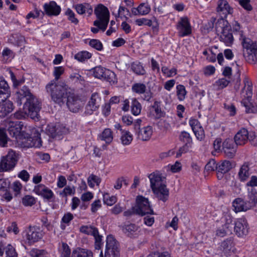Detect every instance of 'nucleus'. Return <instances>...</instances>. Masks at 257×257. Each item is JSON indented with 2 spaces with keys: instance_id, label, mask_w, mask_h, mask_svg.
<instances>
[{
  "instance_id": "nucleus-48",
  "label": "nucleus",
  "mask_w": 257,
  "mask_h": 257,
  "mask_svg": "<svg viewBox=\"0 0 257 257\" xmlns=\"http://www.w3.org/2000/svg\"><path fill=\"white\" fill-rule=\"evenodd\" d=\"M213 148L216 152H222L223 142L222 139L220 138H216L213 143Z\"/></svg>"
},
{
  "instance_id": "nucleus-1",
  "label": "nucleus",
  "mask_w": 257,
  "mask_h": 257,
  "mask_svg": "<svg viewBox=\"0 0 257 257\" xmlns=\"http://www.w3.org/2000/svg\"><path fill=\"white\" fill-rule=\"evenodd\" d=\"M24 124L22 122L17 120L10 121L8 124V131L10 135L15 138L19 145L23 148H40L42 146V140L39 131L33 128L29 135L23 130Z\"/></svg>"
},
{
  "instance_id": "nucleus-15",
  "label": "nucleus",
  "mask_w": 257,
  "mask_h": 257,
  "mask_svg": "<svg viewBox=\"0 0 257 257\" xmlns=\"http://www.w3.org/2000/svg\"><path fill=\"white\" fill-rule=\"evenodd\" d=\"M65 101L69 109L73 112H78L84 105L81 99L71 92L67 96Z\"/></svg>"
},
{
  "instance_id": "nucleus-36",
  "label": "nucleus",
  "mask_w": 257,
  "mask_h": 257,
  "mask_svg": "<svg viewBox=\"0 0 257 257\" xmlns=\"http://www.w3.org/2000/svg\"><path fill=\"white\" fill-rule=\"evenodd\" d=\"M131 107L132 112L134 115H138L141 113L142 105L136 99H133Z\"/></svg>"
},
{
  "instance_id": "nucleus-25",
  "label": "nucleus",
  "mask_w": 257,
  "mask_h": 257,
  "mask_svg": "<svg viewBox=\"0 0 257 257\" xmlns=\"http://www.w3.org/2000/svg\"><path fill=\"white\" fill-rule=\"evenodd\" d=\"M48 134L52 138L59 139L63 131L59 125H48L46 129Z\"/></svg>"
},
{
  "instance_id": "nucleus-18",
  "label": "nucleus",
  "mask_w": 257,
  "mask_h": 257,
  "mask_svg": "<svg viewBox=\"0 0 257 257\" xmlns=\"http://www.w3.org/2000/svg\"><path fill=\"white\" fill-rule=\"evenodd\" d=\"M237 146L232 139L227 138L223 142L222 152L226 157L233 158L236 154Z\"/></svg>"
},
{
  "instance_id": "nucleus-33",
  "label": "nucleus",
  "mask_w": 257,
  "mask_h": 257,
  "mask_svg": "<svg viewBox=\"0 0 257 257\" xmlns=\"http://www.w3.org/2000/svg\"><path fill=\"white\" fill-rule=\"evenodd\" d=\"M101 140L105 141L106 143H110L113 139L112 132L109 128H105L99 135Z\"/></svg>"
},
{
  "instance_id": "nucleus-11",
  "label": "nucleus",
  "mask_w": 257,
  "mask_h": 257,
  "mask_svg": "<svg viewBox=\"0 0 257 257\" xmlns=\"http://www.w3.org/2000/svg\"><path fill=\"white\" fill-rule=\"evenodd\" d=\"M90 71L92 72L93 75L95 78L104 79L110 83L114 84L117 83L115 74L111 70L101 66H96L92 68Z\"/></svg>"
},
{
  "instance_id": "nucleus-24",
  "label": "nucleus",
  "mask_w": 257,
  "mask_h": 257,
  "mask_svg": "<svg viewBox=\"0 0 257 257\" xmlns=\"http://www.w3.org/2000/svg\"><path fill=\"white\" fill-rule=\"evenodd\" d=\"M234 242L233 238L229 237L223 241L220 244V249L225 253H229L233 252L234 248Z\"/></svg>"
},
{
  "instance_id": "nucleus-9",
  "label": "nucleus",
  "mask_w": 257,
  "mask_h": 257,
  "mask_svg": "<svg viewBox=\"0 0 257 257\" xmlns=\"http://www.w3.org/2000/svg\"><path fill=\"white\" fill-rule=\"evenodd\" d=\"M18 161V156L16 152L11 150L7 155L1 158L0 161V172H7L12 170Z\"/></svg>"
},
{
  "instance_id": "nucleus-41",
  "label": "nucleus",
  "mask_w": 257,
  "mask_h": 257,
  "mask_svg": "<svg viewBox=\"0 0 257 257\" xmlns=\"http://www.w3.org/2000/svg\"><path fill=\"white\" fill-rule=\"evenodd\" d=\"M132 136L128 131H122L121 141L123 145H129L132 142Z\"/></svg>"
},
{
  "instance_id": "nucleus-52",
  "label": "nucleus",
  "mask_w": 257,
  "mask_h": 257,
  "mask_svg": "<svg viewBox=\"0 0 257 257\" xmlns=\"http://www.w3.org/2000/svg\"><path fill=\"white\" fill-rule=\"evenodd\" d=\"M89 45L98 51L103 49V45L101 42L97 39H91L89 43Z\"/></svg>"
},
{
  "instance_id": "nucleus-54",
  "label": "nucleus",
  "mask_w": 257,
  "mask_h": 257,
  "mask_svg": "<svg viewBox=\"0 0 257 257\" xmlns=\"http://www.w3.org/2000/svg\"><path fill=\"white\" fill-rule=\"evenodd\" d=\"M6 257H17V254L14 247L11 244H8L6 247Z\"/></svg>"
},
{
  "instance_id": "nucleus-22",
  "label": "nucleus",
  "mask_w": 257,
  "mask_h": 257,
  "mask_svg": "<svg viewBox=\"0 0 257 257\" xmlns=\"http://www.w3.org/2000/svg\"><path fill=\"white\" fill-rule=\"evenodd\" d=\"M44 9L46 15L49 16H57L61 12V8L57 5L55 2L51 1L44 5Z\"/></svg>"
},
{
  "instance_id": "nucleus-39",
  "label": "nucleus",
  "mask_w": 257,
  "mask_h": 257,
  "mask_svg": "<svg viewBox=\"0 0 257 257\" xmlns=\"http://www.w3.org/2000/svg\"><path fill=\"white\" fill-rule=\"evenodd\" d=\"M152 108L155 111L156 118H159L164 116L165 113L161 110L160 102L157 101H155L154 104L152 105Z\"/></svg>"
},
{
  "instance_id": "nucleus-19",
  "label": "nucleus",
  "mask_w": 257,
  "mask_h": 257,
  "mask_svg": "<svg viewBox=\"0 0 257 257\" xmlns=\"http://www.w3.org/2000/svg\"><path fill=\"white\" fill-rule=\"evenodd\" d=\"M101 98L97 93L92 94L91 98L86 106L85 113L90 115L93 111L98 109L100 105Z\"/></svg>"
},
{
  "instance_id": "nucleus-58",
  "label": "nucleus",
  "mask_w": 257,
  "mask_h": 257,
  "mask_svg": "<svg viewBox=\"0 0 257 257\" xmlns=\"http://www.w3.org/2000/svg\"><path fill=\"white\" fill-rule=\"evenodd\" d=\"M243 104L245 107L246 113H256L257 112V107L253 106L251 103L244 102Z\"/></svg>"
},
{
  "instance_id": "nucleus-12",
  "label": "nucleus",
  "mask_w": 257,
  "mask_h": 257,
  "mask_svg": "<svg viewBox=\"0 0 257 257\" xmlns=\"http://www.w3.org/2000/svg\"><path fill=\"white\" fill-rule=\"evenodd\" d=\"M136 213L142 216L147 214H153L148 199L142 196H138L136 199V205L134 207Z\"/></svg>"
},
{
  "instance_id": "nucleus-45",
  "label": "nucleus",
  "mask_w": 257,
  "mask_h": 257,
  "mask_svg": "<svg viewBox=\"0 0 257 257\" xmlns=\"http://www.w3.org/2000/svg\"><path fill=\"white\" fill-rule=\"evenodd\" d=\"M177 94L178 98L180 100H183L185 99L186 94V91L184 86L182 85H177Z\"/></svg>"
},
{
  "instance_id": "nucleus-49",
  "label": "nucleus",
  "mask_w": 257,
  "mask_h": 257,
  "mask_svg": "<svg viewBox=\"0 0 257 257\" xmlns=\"http://www.w3.org/2000/svg\"><path fill=\"white\" fill-rule=\"evenodd\" d=\"M104 202L108 205L111 206L117 201V198L114 196H110L107 193L103 195Z\"/></svg>"
},
{
  "instance_id": "nucleus-61",
  "label": "nucleus",
  "mask_w": 257,
  "mask_h": 257,
  "mask_svg": "<svg viewBox=\"0 0 257 257\" xmlns=\"http://www.w3.org/2000/svg\"><path fill=\"white\" fill-rule=\"evenodd\" d=\"M239 3L246 11H250L252 9L250 4V0H239Z\"/></svg>"
},
{
  "instance_id": "nucleus-4",
  "label": "nucleus",
  "mask_w": 257,
  "mask_h": 257,
  "mask_svg": "<svg viewBox=\"0 0 257 257\" xmlns=\"http://www.w3.org/2000/svg\"><path fill=\"white\" fill-rule=\"evenodd\" d=\"M46 89L52 99L60 105L65 102L67 96L71 92L70 88L67 85L64 83L56 84L54 80L49 83Z\"/></svg>"
},
{
  "instance_id": "nucleus-14",
  "label": "nucleus",
  "mask_w": 257,
  "mask_h": 257,
  "mask_svg": "<svg viewBox=\"0 0 257 257\" xmlns=\"http://www.w3.org/2000/svg\"><path fill=\"white\" fill-rule=\"evenodd\" d=\"M255 137L254 132H251L249 133L246 129L242 128L235 135L234 142L236 145L241 146L244 145L247 141L250 142L253 141Z\"/></svg>"
},
{
  "instance_id": "nucleus-6",
  "label": "nucleus",
  "mask_w": 257,
  "mask_h": 257,
  "mask_svg": "<svg viewBox=\"0 0 257 257\" xmlns=\"http://www.w3.org/2000/svg\"><path fill=\"white\" fill-rule=\"evenodd\" d=\"M216 31L220 33V40L228 46L232 44L233 37L231 33V26L228 22L223 19L218 20L215 25Z\"/></svg>"
},
{
  "instance_id": "nucleus-3",
  "label": "nucleus",
  "mask_w": 257,
  "mask_h": 257,
  "mask_svg": "<svg viewBox=\"0 0 257 257\" xmlns=\"http://www.w3.org/2000/svg\"><path fill=\"white\" fill-rule=\"evenodd\" d=\"M150 181V187L156 197L160 200L165 202L168 200L169 191L165 184V177L162 174L156 170L148 175Z\"/></svg>"
},
{
  "instance_id": "nucleus-55",
  "label": "nucleus",
  "mask_w": 257,
  "mask_h": 257,
  "mask_svg": "<svg viewBox=\"0 0 257 257\" xmlns=\"http://www.w3.org/2000/svg\"><path fill=\"white\" fill-rule=\"evenodd\" d=\"M64 69L62 66L55 67L53 72V75L55 76V81L58 80L60 76L64 73Z\"/></svg>"
},
{
  "instance_id": "nucleus-17",
  "label": "nucleus",
  "mask_w": 257,
  "mask_h": 257,
  "mask_svg": "<svg viewBox=\"0 0 257 257\" xmlns=\"http://www.w3.org/2000/svg\"><path fill=\"white\" fill-rule=\"evenodd\" d=\"M176 28L178 31V35L181 37L188 36L192 33L191 26L187 17L181 18Z\"/></svg>"
},
{
  "instance_id": "nucleus-53",
  "label": "nucleus",
  "mask_w": 257,
  "mask_h": 257,
  "mask_svg": "<svg viewBox=\"0 0 257 257\" xmlns=\"http://www.w3.org/2000/svg\"><path fill=\"white\" fill-rule=\"evenodd\" d=\"M232 233V230L225 228V226L222 225L216 231V234L218 236L223 237L225 235Z\"/></svg>"
},
{
  "instance_id": "nucleus-2",
  "label": "nucleus",
  "mask_w": 257,
  "mask_h": 257,
  "mask_svg": "<svg viewBox=\"0 0 257 257\" xmlns=\"http://www.w3.org/2000/svg\"><path fill=\"white\" fill-rule=\"evenodd\" d=\"M16 99L18 103L20 104H21L23 101L26 99L24 104L25 113L28 114L32 119L38 118L39 112L41 108L40 102L31 93L28 87L24 86L17 92Z\"/></svg>"
},
{
  "instance_id": "nucleus-31",
  "label": "nucleus",
  "mask_w": 257,
  "mask_h": 257,
  "mask_svg": "<svg viewBox=\"0 0 257 257\" xmlns=\"http://www.w3.org/2000/svg\"><path fill=\"white\" fill-rule=\"evenodd\" d=\"M250 175L249 167L248 163H244L241 166L238 173V178L241 182H244L247 180Z\"/></svg>"
},
{
  "instance_id": "nucleus-26",
  "label": "nucleus",
  "mask_w": 257,
  "mask_h": 257,
  "mask_svg": "<svg viewBox=\"0 0 257 257\" xmlns=\"http://www.w3.org/2000/svg\"><path fill=\"white\" fill-rule=\"evenodd\" d=\"M137 133L138 139L146 141L150 139L152 135L153 131L151 126H147L142 127Z\"/></svg>"
},
{
  "instance_id": "nucleus-28",
  "label": "nucleus",
  "mask_w": 257,
  "mask_h": 257,
  "mask_svg": "<svg viewBox=\"0 0 257 257\" xmlns=\"http://www.w3.org/2000/svg\"><path fill=\"white\" fill-rule=\"evenodd\" d=\"M232 168L231 163L230 161L224 160L218 163L217 167V177H219V174L220 177H222V175L228 172Z\"/></svg>"
},
{
  "instance_id": "nucleus-43",
  "label": "nucleus",
  "mask_w": 257,
  "mask_h": 257,
  "mask_svg": "<svg viewBox=\"0 0 257 257\" xmlns=\"http://www.w3.org/2000/svg\"><path fill=\"white\" fill-rule=\"evenodd\" d=\"M47 253L44 249L33 248L30 251V255L32 257H46Z\"/></svg>"
},
{
  "instance_id": "nucleus-34",
  "label": "nucleus",
  "mask_w": 257,
  "mask_h": 257,
  "mask_svg": "<svg viewBox=\"0 0 257 257\" xmlns=\"http://www.w3.org/2000/svg\"><path fill=\"white\" fill-rule=\"evenodd\" d=\"M135 22L136 24L139 26L144 25L150 27L153 25V24H155V25L154 26V27H157L158 25V22L156 19H154V20L153 21L151 20H148L146 18H141L137 19Z\"/></svg>"
},
{
  "instance_id": "nucleus-20",
  "label": "nucleus",
  "mask_w": 257,
  "mask_h": 257,
  "mask_svg": "<svg viewBox=\"0 0 257 257\" xmlns=\"http://www.w3.org/2000/svg\"><path fill=\"white\" fill-rule=\"evenodd\" d=\"M236 235L242 236L246 235L248 233V224L246 220L244 218H238L235 222L233 227Z\"/></svg>"
},
{
  "instance_id": "nucleus-63",
  "label": "nucleus",
  "mask_w": 257,
  "mask_h": 257,
  "mask_svg": "<svg viewBox=\"0 0 257 257\" xmlns=\"http://www.w3.org/2000/svg\"><path fill=\"white\" fill-rule=\"evenodd\" d=\"M248 198H249V204H251V205H254L257 202V193H253L252 191L249 193L248 194Z\"/></svg>"
},
{
  "instance_id": "nucleus-44",
  "label": "nucleus",
  "mask_w": 257,
  "mask_h": 257,
  "mask_svg": "<svg viewBox=\"0 0 257 257\" xmlns=\"http://www.w3.org/2000/svg\"><path fill=\"white\" fill-rule=\"evenodd\" d=\"M35 198L31 195H26L22 199V203L26 206H31L36 203Z\"/></svg>"
},
{
  "instance_id": "nucleus-46",
  "label": "nucleus",
  "mask_w": 257,
  "mask_h": 257,
  "mask_svg": "<svg viewBox=\"0 0 257 257\" xmlns=\"http://www.w3.org/2000/svg\"><path fill=\"white\" fill-rule=\"evenodd\" d=\"M8 141L6 131L5 129L0 128V146L5 147L6 146Z\"/></svg>"
},
{
  "instance_id": "nucleus-35",
  "label": "nucleus",
  "mask_w": 257,
  "mask_h": 257,
  "mask_svg": "<svg viewBox=\"0 0 257 257\" xmlns=\"http://www.w3.org/2000/svg\"><path fill=\"white\" fill-rule=\"evenodd\" d=\"M91 56L92 55L90 53L86 51H83L75 54L74 58L80 62H84L90 59Z\"/></svg>"
},
{
  "instance_id": "nucleus-37",
  "label": "nucleus",
  "mask_w": 257,
  "mask_h": 257,
  "mask_svg": "<svg viewBox=\"0 0 257 257\" xmlns=\"http://www.w3.org/2000/svg\"><path fill=\"white\" fill-rule=\"evenodd\" d=\"M131 69L138 75H144L145 74V70L140 62H134L132 64Z\"/></svg>"
},
{
  "instance_id": "nucleus-29",
  "label": "nucleus",
  "mask_w": 257,
  "mask_h": 257,
  "mask_svg": "<svg viewBox=\"0 0 257 257\" xmlns=\"http://www.w3.org/2000/svg\"><path fill=\"white\" fill-rule=\"evenodd\" d=\"M93 252L91 250L77 247L73 250L71 257H93Z\"/></svg>"
},
{
  "instance_id": "nucleus-10",
  "label": "nucleus",
  "mask_w": 257,
  "mask_h": 257,
  "mask_svg": "<svg viewBox=\"0 0 257 257\" xmlns=\"http://www.w3.org/2000/svg\"><path fill=\"white\" fill-rule=\"evenodd\" d=\"M119 256V243L112 235H109L107 236L106 239V246L104 253V257ZM100 257H103L102 250L100 251Z\"/></svg>"
},
{
  "instance_id": "nucleus-47",
  "label": "nucleus",
  "mask_w": 257,
  "mask_h": 257,
  "mask_svg": "<svg viewBox=\"0 0 257 257\" xmlns=\"http://www.w3.org/2000/svg\"><path fill=\"white\" fill-rule=\"evenodd\" d=\"M70 248L66 243L62 242V250L61 251V257H70Z\"/></svg>"
},
{
  "instance_id": "nucleus-30",
  "label": "nucleus",
  "mask_w": 257,
  "mask_h": 257,
  "mask_svg": "<svg viewBox=\"0 0 257 257\" xmlns=\"http://www.w3.org/2000/svg\"><path fill=\"white\" fill-rule=\"evenodd\" d=\"M217 11L222 12L223 14L226 15L232 14L233 9L229 6L226 0H219L218 2Z\"/></svg>"
},
{
  "instance_id": "nucleus-8",
  "label": "nucleus",
  "mask_w": 257,
  "mask_h": 257,
  "mask_svg": "<svg viewBox=\"0 0 257 257\" xmlns=\"http://www.w3.org/2000/svg\"><path fill=\"white\" fill-rule=\"evenodd\" d=\"M94 14L97 20L94 22L93 25L104 31L109 22V13L108 9L102 4H99L94 9Z\"/></svg>"
},
{
  "instance_id": "nucleus-27",
  "label": "nucleus",
  "mask_w": 257,
  "mask_h": 257,
  "mask_svg": "<svg viewBox=\"0 0 257 257\" xmlns=\"http://www.w3.org/2000/svg\"><path fill=\"white\" fill-rule=\"evenodd\" d=\"M121 227L123 232L130 237H135L137 235V232L139 229V227L135 224H125Z\"/></svg>"
},
{
  "instance_id": "nucleus-60",
  "label": "nucleus",
  "mask_w": 257,
  "mask_h": 257,
  "mask_svg": "<svg viewBox=\"0 0 257 257\" xmlns=\"http://www.w3.org/2000/svg\"><path fill=\"white\" fill-rule=\"evenodd\" d=\"M10 181L8 179H0V190L6 191L9 187Z\"/></svg>"
},
{
  "instance_id": "nucleus-64",
  "label": "nucleus",
  "mask_w": 257,
  "mask_h": 257,
  "mask_svg": "<svg viewBox=\"0 0 257 257\" xmlns=\"http://www.w3.org/2000/svg\"><path fill=\"white\" fill-rule=\"evenodd\" d=\"M246 186L251 187H257V177L256 176H252L250 180L246 183Z\"/></svg>"
},
{
  "instance_id": "nucleus-56",
  "label": "nucleus",
  "mask_w": 257,
  "mask_h": 257,
  "mask_svg": "<svg viewBox=\"0 0 257 257\" xmlns=\"http://www.w3.org/2000/svg\"><path fill=\"white\" fill-rule=\"evenodd\" d=\"M193 131L198 140L201 141L204 139L205 136L204 132L201 127H198L196 129L194 128Z\"/></svg>"
},
{
  "instance_id": "nucleus-32",
  "label": "nucleus",
  "mask_w": 257,
  "mask_h": 257,
  "mask_svg": "<svg viewBox=\"0 0 257 257\" xmlns=\"http://www.w3.org/2000/svg\"><path fill=\"white\" fill-rule=\"evenodd\" d=\"M75 10L80 15L87 13L89 15H90L93 12L92 7L87 3L76 5L75 6Z\"/></svg>"
},
{
  "instance_id": "nucleus-13",
  "label": "nucleus",
  "mask_w": 257,
  "mask_h": 257,
  "mask_svg": "<svg viewBox=\"0 0 257 257\" xmlns=\"http://www.w3.org/2000/svg\"><path fill=\"white\" fill-rule=\"evenodd\" d=\"M79 230L85 234L93 235L95 239V248L98 250L101 248L102 236L99 235L97 228L92 225H83L80 227Z\"/></svg>"
},
{
  "instance_id": "nucleus-59",
  "label": "nucleus",
  "mask_w": 257,
  "mask_h": 257,
  "mask_svg": "<svg viewBox=\"0 0 257 257\" xmlns=\"http://www.w3.org/2000/svg\"><path fill=\"white\" fill-rule=\"evenodd\" d=\"M65 14L67 16H68V20L70 21L72 23H73L74 24L78 23V21L76 18H75V14L71 10H70V9H68L65 13Z\"/></svg>"
},
{
  "instance_id": "nucleus-38",
  "label": "nucleus",
  "mask_w": 257,
  "mask_h": 257,
  "mask_svg": "<svg viewBox=\"0 0 257 257\" xmlns=\"http://www.w3.org/2000/svg\"><path fill=\"white\" fill-rule=\"evenodd\" d=\"M75 193V189L74 187L66 186L63 190L59 191V195L61 197H65L66 200H67V197L68 195H73Z\"/></svg>"
},
{
  "instance_id": "nucleus-50",
  "label": "nucleus",
  "mask_w": 257,
  "mask_h": 257,
  "mask_svg": "<svg viewBox=\"0 0 257 257\" xmlns=\"http://www.w3.org/2000/svg\"><path fill=\"white\" fill-rule=\"evenodd\" d=\"M225 223L223 225L225 226V228L232 230L234 224L232 222V217L229 214H225L224 215Z\"/></svg>"
},
{
  "instance_id": "nucleus-57",
  "label": "nucleus",
  "mask_w": 257,
  "mask_h": 257,
  "mask_svg": "<svg viewBox=\"0 0 257 257\" xmlns=\"http://www.w3.org/2000/svg\"><path fill=\"white\" fill-rule=\"evenodd\" d=\"M244 82L245 86L243 90H246V97L248 98L251 97L252 95V87L251 83L247 79H245Z\"/></svg>"
},
{
  "instance_id": "nucleus-51",
  "label": "nucleus",
  "mask_w": 257,
  "mask_h": 257,
  "mask_svg": "<svg viewBox=\"0 0 257 257\" xmlns=\"http://www.w3.org/2000/svg\"><path fill=\"white\" fill-rule=\"evenodd\" d=\"M218 164H216L215 161L214 159L210 160L205 167V169L206 171H217Z\"/></svg>"
},
{
  "instance_id": "nucleus-62",
  "label": "nucleus",
  "mask_w": 257,
  "mask_h": 257,
  "mask_svg": "<svg viewBox=\"0 0 257 257\" xmlns=\"http://www.w3.org/2000/svg\"><path fill=\"white\" fill-rule=\"evenodd\" d=\"M148 257H171V255L168 251L155 252L149 255Z\"/></svg>"
},
{
  "instance_id": "nucleus-23",
  "label": "nucleus",
  "mask_w": 257,
  "mask_h": 257,
  "mask_svg": "<svg viewBox=\"0 0 257 257\" xmlns=\"http://www.w3.org/2000/svg\"><path fill=\"white\" fill-rule=\"evenodd\" d=\"M251 205H248L247 203L244 202L243 199L240 198L235 199L232 202V206L235 212L240 211H246L249 209Z\"/></svg>"
},
{
  "instance_id": "nucleus-7",
  "label": "nucleus",
  "mask_w": 257,
  "mask_h": 257,
  "mask_svg": "<svg viewBox=\"0 0 257 257\" xmlns=\"http://www.w3.org/2000/svg\"><path fill=\"white\" fill-rule=\"evenodd\" d=\"M243 54L249 63H257V43L248 38H243L241 40Z\"/></svg>"
},
{
  "instance_id": "nucleus-21",
  "label": "nucleus",
  "mask_w": 257,
  "mask_h": 257,
  "mask_svg": "<svg viewBox=\"0 0 257 257\" xmlns=\"http://www.w3.org/2000/svg\"><path fill=\"white\" fill-rule=\"evenodd\" d=\"M33 191L37 194L48 200L51 199L54 195L52 190L42 184L36 185Z\"/></svg>"
},
{
  "instance_id": "nucleus-42",
  "label": "nucleus",
  "mask_w": 257,
  "mask_h": 257,
  "mask_svg": "<svg viewBox=\"0 0 257 257\" xmlns=\"http://www.w3.org/2000/svg\"><path fill=\"white\" fill-rule=\"evenodd\" d=\"M179 140L185 143V145L190 146L192 143V139L190 134L185 131H183L181 133L179 136Z\"/></svg>"
},
{
  "instance_id": "nucleus-40",
  "label": "nucleus",
  "mask_w": 257,
  "mask_h": 257,
  "mask_svg": "<svg viewBox=\"0 0 257 257\" xmlns=\"http://www.w3.org/2000/svg\"><path fill=\"white\" fill-rule=\"evenodd\" d=\"M146 90V86L144 83H136L132 86V90L133 92L140 94H143V92H145Z\"/></svg>"
},
{
  "instance_id": "nucleus-16",
  "label": "nucleus",
  "mask_w": 257,
  "mask_h": 257,
  "mask_svg": "<svg viewBox=\"0 0 257 257\" xmlns=\"http://www.w3.org/2000/svg\"><path fill=\"white\" fill-rule=\"evenodd\" d=\"M44 234L40 227L30 226L27 232V239L30 244H33L40 240Z\"/></svg>"
},
{
  "instance_id": "nucleus-5",
  "label": "nucleus",
  "mask_w": 257,
  "mask_h": 257,
  "mask_svg": "<svg viewBox=\"0 0 257 257\" xmlns=\"http://www.w3.org/2000/svg\"><path fill=\"white\" fill-rule=\"evenodd\" d=\"M11 91L8 83L5 80H0V117H4L14 109L13 103L6 100L10 96Z\"/></svg>"
}]
</instances>
